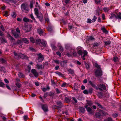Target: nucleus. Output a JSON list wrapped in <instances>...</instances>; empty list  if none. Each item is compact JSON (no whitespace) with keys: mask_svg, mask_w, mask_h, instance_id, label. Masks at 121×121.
<instances>
[{"mask_svg":"<svg viewBox=\"0 0 121 121\" xmlns=\"http://www.w3.org/2000/svg\"><path fill=\"white\" fill-rule=\"evenodd\" d=\"M21 9L23 11L26 13H28L29 11L27 5L25 3H23L21 5Z\"/></svg>","mask_w":121,"mask_h":121,"instance_id":"1","label":"nucleus"},{"mask_svg":"<svg viewBox=\"0 0 121 121\" xmlns=\"http://www.w3.org/2000/svg\"><path fill=\"white\" fill-rule=\"evenodd\" d=\"M115 17L116 19L118 18L121 19V13L120 12H119L117 15H116L113 14H112L111 16L110 17V19H112L113 18H114Z\"/></svg>","mask_w":121,"mask_h":121,"instance_id":"2","label":"nucleus"},{"mask_svg":"<svg viewBox=\"0 0 121 121\" xmlns=\"http://www.w3.org/2000/svg\"><path fill=\"white\" fill-rule=\"evenodd\" d=\"M95 75L96 77L101 76L102 75V71L101 69H95Z\"/></svg>","mask_w":121,"mask_h":121,"instance_id":"3","label":"nucleus"},{"mask_svg":"<svg viewBox=\"0 0 121 121\" xmlns=\"http://www.w3.org/2000/svg\"><path fill=\"white\" fill-rule=\"evenodd\" d=\"M98 88H97V89H99L100 91H102L103 89L104 90H105L106 89V86L105 85L102 83L100 84H99L98 85Z\"/></svg>","mask_w":121,"mask_h":121,"instance_id":"4","label":"nucleus"},{"mask_svg":"<svg viewBox=\"0 0 121 121\" xmlns=\"http://www.w3.org/2000/svg\"><path fill=\"white\" fill-rule=\"evenodd\" d=\"M24 30L26 32H27L30 31L32 27V26L30 25H25L24 26Z\"/></svg>","mask_w":121,"mask_h":121,"instance_id":"5","label":"nucleus"},{"mask_svg":"<svg viewBox=\"0 0 121 121\" xmlns=\"http://www.w3.org/2000/svg\"><path fill=\"white\" fill-rule=\"evenodd\" d=\"M31 72L35 77H37L38 76V73L37 72V71L36 69H31Z\"/></svg>","mask_w":121,"mask_h":121,"instance_id":"6","label":"nucleus"},{"mask_svg":"<svg viewBox=\"0 0 121 121\" xmlns=\"http://www.w3.org/2000/svg\"><path fill=\"white\" fill-rule=\"evenodd\" d=\"M43 56L40 53L38 54V57L37 59L39 62H41L43 61L44 59Z\"/></svg>","mask_w":121,"mask_h":121,"instance_id":"7","label":"nucleus"},{"mask_svg":"<svg viewBox=\"0 0 121 121\" xmlns=\"http://www.w3.org/2000/svg\"><path fill=\"white\" fill-rule=\"evenodd\" d=\"M42 108L45 112H47L48 111V106L47 104L42 105Z\"/></svg>","mask_w":121,"mask_h":121,"instance_id":"8","label":"nucleus"},{"mask_svg":"<svg viewBox=\"0 0 121 121\" xmlns=\"http://www.w3.org/2000/svg\"><path fill=\"white\" fill-rule=\"evenodd\" d=\"M37 17L39 18V20L41 21H42L43 20V15L42 13H39L36 15Z\"/></svg>","mask_w":121,"mask_h":121,"instance_id":"9","label":"nucleus"},{"mask_svg":"<svg viewBox=\"0 0 121 121\" xmlns=\"http://www.w3.org/2000/svg\"><path fill=\"white\" fill-rule=\"evenodd\" d=\"M97 95L99 98H102L105 96V95L102 92H99L98 93Z\"/></svg>","mask_w":121,"mask_h":121,"instance_id":"10","label":"nucleus"},{"mask_svg":"<svg viewBox=\"0 0 121 121\" xmlns=\"http://www.w3.org/2000/svg\"><path fill=\"white\" fill-rule=\"evenodd\" d=\"M37 31L40 36H43V30H42L40 28H38L37 30Z\"/></svg>","mask_w":121,"mask_h":121,"instance_id":"11","label":"nucleus"},{"mask_svg":"<svg viewBox=\"0 0 121 121\" xmlns=\"http://www.w3.org/2000/svg\"><path fill=\"white\" fill-rule=\"evenodd\" d=\"M20 57L23 59H28V57L26 55L20 53Z\"/></svg>","mask_w":121,"mask_h":121,"instance_id":"12","label":"nucleus"},{"mask_svg":"<svg viewBox=\"0 0 121 121\" xmlns=\"http://www.w3.org/2000/svg\"><path fill=\"white\" fill-rule=\"evenodd\" d=\"M41 43L40 44V46L44 47H46V43L45 41L44 40H42L41 41Z\"/></svg>","mask_w":121,"mask_h":121,"instance_id":"13","label":"nucleus"},{"mask_svg":"<svg viewBox=\"0 0 121 121\" xmlns=\"http://www.w3.org/2000/svg\"><path fill=\"white\" fill-rule=\"evenodd\" d=\"M36 67L38 69H43L44 68V66L42 65L37 64H36Z\"/></svg>","mask_w":121,"mask_h":121,"instance_id":"14","label":"nucleus"},{"mask_svg":"<svg viewBox=\"0 0 121 121\" xmlns=\"http://www.w3.org/2000/svg\"><path fill=\"white\" fill-rule=\"evenodd\" d=\"M56 104L58 106V108H61L62 107V103L60 101H57Z\"/></svg>","mask_w":121,"mask_h":121,"instance_id":"15","label":"nucleus"},{"mask_svg":"<svg viewBox=\"0 0 121 121\" xmlns=\"http://www.w3.org/2000/svg\"><path fill=\"white\" fill-rule=\"evenodd\" d=\"M86 110L89 114H92L94 113L93 112L91 108L90 107H88L86 109Z\"/></svg>","mask_w":121,"mask_h":121,"instance_id":"16","label":"nucleus"},{"mask_svg":"<svg viewBox=\"0 0 121 121\" xmlns=\"http://www.w3.org/2000/svg\"><path fill=\"white\" fill-rule=\"evenodd\" d=\"M22 42H23L24 43L26 44L28 43L29 42V40L26 38H23L22 39Z\"/></svg>","mask_w":121,"mask_h":121,"instance_id":"17","label":"nucleus"},{"mask_svg":"<svg viewBox=\"0 0 121 121\" xmlns=\"http://www.w3.org/2000/svg\"><path fill=\"white\" fill-rule=\"evenodd\" d=\"M70 52L71 53V56H76L77 53L76 52H75V50H72Z\"/></svg>","mask_w":121,"mask_h":121,"instance_id":"18","label":"nucleus"},{"mask_svg":"<svg viewBox=\"0 0 121 121\" xmlns=\"http://www.w3.org/2000/svg\"><path fill=\"white\" fill-rule=\"evenodd\" d=\"M87 52L86 50H84L83 51V55L82 56V59L84 60L85 59V58H84V57L86 55H87Z\"/></svg>","mask_w":121,"mask_h":121,"instance_id":"19","label":"nucleus"},{"mask_svg":"<svg viewBox=\"0 0 121 121\" xmlns=\"http://www.w3.org/2000/svg\"><path fill=\"white\" fill-rule=\"evenodd\" d=\"M78 53L79 56H82L83 53V50L82 49L78 50Z\"/></svg>","mask_w":121,"mask_h":121,"instance_id":"20","label":"nucleus"},{"mask_svg":"<svg viewBox=\"0 0 121 121\" xmlns=\"http://www.w3.org/2000/svg\"><path fill=\"white\" fill-rule=\"evenodd\" d=\"M96 117L97 118H99L101 116V114L99 112H96L95 114Z\"/></svg>","mask_w":121,"mask_h":121,"instance_id":"21","label":"nucleus"},{"mask_svg":"<svg viewBox=\"0 0 121 121\" xmlns=\"http://www.w3.org/2000/svg\"><path fill=\"white\" fill-rule=\"evenodd\" d=\"M89 82L91 86H92L94 88H96V89H97V87L92 82L90 81H89Z\"/></svg>","mask_w":121,"mask_h":121,"instance_id":"22","label":"nucleus"},{"mask_svg":"<svg viewBox=\"0 0 121 121\" xmlns=\"http://www.w3.org/2000/svg\"><path fill=\"white\" fill-rule=\"evenodd\" d=\"M0 71L1 72H3L4 73L6 72V70L3 67H0Z\"/></svg>","mask_w":121,"mask_h":121,"instance_id":"23","label":"nucleus"},{"mask_svg":"<svg viewBox=\"0 0 121 121\" xmlns=\"http://www.w3.org/2000/svg\"><path fill=\"white\" fill-rule=\"evenodd\" d=\"M65 99L66 102L68 103H69L71 101L70 98L69 97H65Z\"/></svg>","mask_w":121,"mask_h":121,"instance_id":"24","label":"nucleus"},{"mask_svg":"<svg viewBox=\"0 0 121 121\" xmlns=\"http://www.w3.org/2000/svg\"><path fill=\"white\" fill-rule=\"evenodd\" d=\"M18 75L19 77L21 78H22L24 77V75L23 73H18Z\"/></svg>","mask_w":121,"mask_h":121,"instance_id":"25","label":"nucleus"},{"mask_svg":"<svg viewBox=\"0 0 121 121\" xmlns=\"http://www.w3.org/2000/svg\"><path fill=\"white\" fill-rule=\"evenodd\" d=\"M110 9V8L105 7L103 8V9L105 12H108Z\"/></svg>","mask_w":121,"mask_h":121,"instance_id":"26","label":"nucleus"},{"mask_svg":"<svg viewBox=\"0 0 121 121\" xmlns=\"http://www.w3.org/2000/svg\"><path fill=\"white\" fill-rule=\"evenodd\" d=\"M67 71L71 74H73L74 73V71L73 70L71 69H68Z\"/></svg>","mask_w":121,"mask_h":121,"instance_id":"27","label":"nucleus"},{"mask_svg":"<svg viewBox=\"0 0 121 121\" xmlns=\"http://www.w3.org/2000/svg\"><path fill=\"white\" fill-rule=\"evenodd\" d=\"M79 110L81 112L83 113H84L85 110V108L82 107L80 108L79 109Z\"/></svg>","mask_w":121,"mask_h":121,"instance_id":"28","label":"nucleus"},{"mask_svg":"<svg viewBox=\"0 0 121 121\" xmlns=\"http://www.w3.org/2000/svg\"><path fill=\"white\" fill-rule=\"evenodd\" d=\"M9 37H10V39L11 42H12L13 43L14 42L15 40L13 38L9 35Z\"/></svg>","mask_w":121,"mask_h":121,"instance_id":"29","label":"nucleus"},{"mask_svg":"<svg viewBox=\"0 0 121 121\" xmlns=\"http://www.w3.org/2000/svg\"><path fill=\"white\" fill-rule=\"evenodd\" d=\"M22 41L20 40H18L16 43H14V44L17 45V44H20L21 45H22Z\"/></svg>","mask_w":121,"mask_h":121,"instance_id":"30","label":"nucleus"},{"mask_svg":"<svg viewBox=\"0 0 121 121\" xmlns=\"http://www.w3.org/2000/svg\"><path fill=\"white\" fill-rule=\"evenodd\" d=\"M41 39H36V42H35V43L39 44L40 45V43L41 42Z\"/></svg>","mask_w":121,"mask_h":121,"instance_id":"31","label":"nucleus"},{"mask_svg":"<svg viewBox=\"0 0 121 121\" xmlns=\"http://www.w3.org/2000/svg\"><path fill=\"white\" fill-rule=\"evenodd\" d=\"M84 63L86 68L87 69H89L90 68V66L89 64H87L85 61H84Z\"/></svg>","mask_w":121,"mask_h":121,"instance_id":"32","label":"nucleus"},{"mask_svg":"<svg viewBox=\"0 0 121 121\" xmlns=\"http://www.w3.org/2000/svg\"><path fill=\"white\" fill-rule=\"evenodd\" d=\"M34 12L36 15H37V14H39L38 9L36 8H35V9Z\"/></svg>","mask_w":121,"mask_h":121,"instance_id":"33","label":"nucleus"},{"mask_svg":"<svg viewBox=\"0 0 121 121\" xmlns=\"http://www.w3.org/2000/svg\"><path fill=\"white\" fill-rule=\"evenodd\" d=\"M13 35L14 37L15 38H17L19 37V35L16 32H13Z\"/></svg>","mask_w":121,"mask_h":121,"instance_id":"34","label":"nucleus"},{"mask_svg":"<svg viewBox=\"0 0 121 121\" xmlns=\"http://www.w3.org/2000/svg\"><path fill=\"white\" fill-rule=\"evenodd\" d=\"M23 21L25 22H29V19L26 17H25L23 18Z\"/></svg>","mask_w":121,"mask_h":121,"instance_id":"35","label":"nucleus"},{"mask_svg":"<svg viewBox=\"0 0 121 121\" xmlns=\"http://www.w3.org/2000/svg\"><path fill=\"white\" fill-rule=\"evenodd\" d=\"M30 41L32 43H35V41L34 39L32 37H30Z\"/></svg>","mask_w":121,"mask_h":121,"instance_id":"36","label":"nucleus"},{"mask_svg":"<svg viewBox=\"0 0 121 121\" xmlns=\"http://www.w3.org/2000/svg\"><path fill=\"white\" fill-rule=\"evenodd\" d=\"M95 67L97 68L98 69H101L100 66L97 63H95Z\"/></svg>","mask_w":121,"mask_h":121,"instance_id":"37","label":"nucleus"},{"mask_svg":"<svg viewBox=\"0 0 121 121\" xmlns=\"http://www.w3.org/2000/svg\"><path fill=\"white\" fill-rule=\"evenodd\" d=\"M59 49L61 52H62L63 51V49L62 46H58Z\"/></svg>","mask_w":121,"mask_h":121,"instance_id":"38","label":"nucleus"},{"mask_svg":"<svg viewBox=\"0 0 121 121\" xmlns=\"http://www.w3.org/2000/svg\"><path fill=\"white\" fill-rule=\"evenodd\" d=\"M101 30L104 32L106 33H108L107 31L104 27L102 28Z\"/></svg>","mask_w":121,"mask_h":121,"instance_id":"39","label":"nucleus"},{"mask_svg":"<svg viewBox=\"0 0 121 121\" xmlns=\"http://www.w3.org/2000/svg\"><path fill=\"white\" fill-rule=\"evenodd\" d=\"M96 104L98 106H99V108H103L104 109H105V108H104L99 103H97Z\"/></svg>","mask_w":121,"mask_h":121,"instance_id":"40","label":"nucleus"},{"mask_svg":"<svg viewBox=\"0 0 121 121\" xmlns=\"http://www.w3.org/2000/svg\"><path fill=\"white\" fill-rule=\"evenodd\" d=\"M34 4V2L33 1H31L30 3V8L32 9L33 7V4Z\"/></svg>","mask_w":121,"mask_h":121,"instance_id":"41","label":"nucleus"},{"mask_svg":"<svg viewBox=\"0 0 121 121\" xmlns=\"http://www.w3.org/2000/svg\"><path fill=\"white\" fill-rule=\"evenodd\" d=\"M16 86L18 88H20L22 86L21 84L18 82L16 83Z\"/></svg>","mask_w":121,"mask_h":121,"instance_id":"42","label":"nucleus"},{"mask_svg":"<svg viewBox=\"0 0 121 121\" xmlns=\"http://www.w3.org/2000/svg\"><path fill=\"white\" fill-rule=\"evenodd\" d=\"M93 91V89L92 88H90L89 90L88 91V94H91L92 93V91Z\"/></svg>","mask_w":121,"mask_h":121,"instance_id":"43","label":"nucleus"},{"mask_svg":"<svg viewBox=\"0 0 121 121\" xmlns=\"http://www.w3.org/2000/svg\"><path fill=\"white\" fill-rule=\"evenodd\" d=\"M105 44L106 45H108L110 44L111 43V42L109 41H105L104 42Z\"/></svg>","mask_w":121,"mask_h":121,"instance_id":"44","label":"nucleus"},{"mask_svg":"<svg viewBox=\"0 0 121 121\" xmlns=\"http://www.w3.org/2000/svg\"><path fill=\"white\" fill-rule=\"evenodd\" d=\"M73 26L72 25H69L68 26V29L69 30H71L73 28H74L73 27Z\"/></svg>","mask_w":121,"mask_h":121,"instance_id":"45","label":"nucleus"},{"mask_svg":"<svg viewBox=\"0 0 121 121\" xmlns=\"http://www.w3.org/2000/svg\"><path fill=\"white\" fill-rule=\"evenodd\" d=\"M2 42H5L6 43L7 42V41H6L4 37H3L1 39H0Z\"/></svg>","mask_w":121,"mask_h":121,"instance_id":"46","label":"nucleus"},{"mask_svg":"<svg viewBox=\"0 0 121 121\" xmlns=\"http://www.w3.org/2000/svg\"><path fill=\"white\" fill-rule=\"evenodd\" d=\"M15 58L17 59H18L20 57V53L18 54L17 55L15 56H14Z\"/></svg>","mask_w":121,"mask_h":121,"instance_id":"47","label":"nucleus"},{"mask_svg":"<svg viewBox=\"0 0 121 121\" xmlns=\"http://www.w3.org/2000/svg\"><path fill=\"white\" fill-rule=\"evenodd\" d=\"M118 58L117 57H115L113 58V60L115 62H116L117 61Z\"/></svg>","mask_w":121,"mask_h":121,"instance_id":"48","label":"nucleus"},{"mask_svg":"<svg viewBox=\"0 0 121 121\" xmlns=\"http://www.w3.org/2000/svg\"><path fill=\"white\" fill-rule=\"evenodd\" d=\"M4 85H5L3 83L0 82V87H4Z\"/></svg>","mask_w":121,"mask_h":121,"instance_id":"49","label":"nucleus"},{"mask_svg":"<svg viewBox=\"0 0 121 121\" xmlns=\"http://www.w3.org/2000/svg\"><path fill=\"white\" fill-rule=\"evenodd\" d=\"M118 115V114L117 113H114L112 114V117H114L115 118L117 117Z\"/></svg>","mask_w":121,"mask_h":121,"instance_id":"50","label":"nucleus"},{"mask_svg":"<svg viewBox=\"0 0 121 121\" xmlns=\"http://www.w3.org/2000/svg\"><path fill=\"white\" fill-rule=\"evenodd\" d=\"M11 16H12V17L13 18H15L16 16V13L14 12H13L12 13V14L11 15Z\"/></svg>","mask_w":121,"mask_h":121,"instance_id":"51","label":"nucleus"},{"mask_svg":"<svg viewBox=\"0 0 121 121\" xmlns=\"http://www.w3.org/2000/svg\"><path fill=\"white\" fill-rule=\"evenodd\" d=\"M30 17L31 18L33 19V20L35 21V18H34L33 14H31L30 15Z\"/></svg>","mask_w":121,"mask_h":121,"instance_id":"52","label":"nucleus"},{"mask_svg":"<svg viewBox=\"0 0 121 121\" xmlns=\"http://www.w3.org/2000/svg\"><path fill=\"white\" fill-rule=\"evenodd\" d=\"M83 93L85 94H88V91L86 90H85L83 91Z\"/></svg>","mask_w":121,"mask_h":121,"instance_id":"53","label":"nucleus"},{"mask_svg":"<svg viewBox=\"0 0 121 121\" xmlns=\"http://www.w3.org/2000/svg\"><path fill=\"white\" fill-rule=\"evenodd\" d=\"M65 55L69 57H70L71 56V54L69 52H66L65 53Z\"/></svg>","mask_w":121,"mask_h":121,"instance_id":"54","label":"nucleus"},{"mask_svg":"<svg viewBox=\"0 0 121 121\" xmlns=\"http://www.w3.org/2000/svg\"><path fill=\"white\" fill-rule=\"evenodd\" d=\"M96 19L97 17L95 16H94L92 19V22H94L96 21Z\"/></svg>","mask_w":121,"mask_h":121,"instance_id":"55","label":"nucleus"},{"mask_svg":"<svg viewBox=\"0 0 121 121\" xmlns=\"http://www.w3.org/2000/svg\"><path fill=\"white\" fill-rule=\"evenodd\" d=\"M54 93L53 92H50L49 94V95L53 97L54 95Z\"/></svg>","mask_w":121,"mask_h":121,"instance_id":"56","label":"nucleus"},{"mask_svg":"<svg viewBox=\"0 0 121 121\" xmlns=\"http://www.w3.org/2000/svg\"><path fill=\"white\" fill-rule=\"evenodd\" d=\"M4 16L6 17L8 16L9 15L8 12L7 11H5L4 13Z\"/></svg>","mask_w":121,"mask_h":121,"instance_id":"57","label":"nucleus"},{"mask_svg":"<svg viewBox=\"0 0 121 121\" xmlns=\"http://www.w3.org/2000/svg\"><path fill=\"white\" fill-rule=\"evenodd\" d=\"M0 60V62L2 63H4L5 62V60L2 58H1Z\"/></svg>","mask_w":121,"mask_h":121,"instance_id":"58","label":"nucleus"},{"mask_svg":"<svg viewBox=\"0 0 121 121\" xmlns=\"http://www.w3.org/2000/svg\"><path fill=\"white\" fill-rule=\"evenodd\" d=\"M56 73L60 76H62V74L61 73L59 72H56Z\"/></svg>","mask_w":121,"mask_h":121,"instance_id":"59","label":"nucleus"},{"mask_svg":"<svg viewBox=\"0 0 121 121\" xmlns=\"http://www.w3.org/2000/svg\"><path fill=\"white\" fill-rule=\"evenodd\" d=\"M0 28L1 30L3 31H4L5 30V29H4V26L3 25H1L0 27Z\"/></svg>","mask_w":121,"mask_h":121,"instance_id":"60","label":"nucleus"},{"mask_svg":"<svg viewBox=\"0 0 121 121\" xmlns=\"http://www.w3.org/2000/svg\"><path fill=\"white\" fill-rule=\"evenodd\" d=\"M65 2L67 4L70 2V0H65Z\"/></svg>","mask_w":121,"mask_h":121,"instance_id":"61","label":"nucleus"},{"mask_svg":"<svg viewBox=\"0 0 121 121\" xmlns=\"http://www.w3.org/2000/svg\"><path fill=\"white\" fill-rule=\"evenodd\" d=\"M72 98H73V100H74V101L75 102V103H77V100L74 97H72Z\"/></svg>","mask_w":121,"mask_h":121,"instance_id":"62","label":"nucleus"},{"mask_svg":"<svg viewBox=\"0 0 121 121\" xmlns=\"http://www.w3.org/2000/svg\"><path fill=\"white\" fill-rule=\"evenodd\" d=\"M66 83L65 82H64L62 84L61 86L62 87H65L66 86Z\"/></svg>","mask_w":121,"mask_h":121,"instance_id":"63","label":"nucleus"},{"mask_svg":"<svg viewBox=\"0 0 121 121\" xmlns=\"http://www.w3.org/2000/svg\"><path fill=\"white\" fill-rule=\"evenodd\" d=\"M101 1L99 0H95V2L96 4H98Z\"/></svg>","mask_w":121,"mask_h":121,"instance_id":"64","label":"nucleus"}]
</instances>
